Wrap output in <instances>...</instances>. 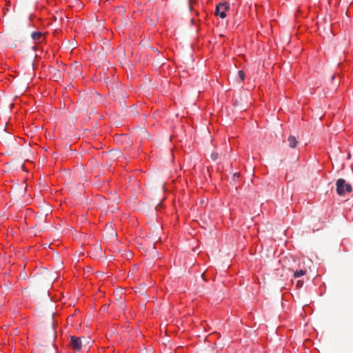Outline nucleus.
<instances>
[{
  "label": "nucleus",
  "instance_id": "nucleus-12",
  "mask_svg": "<svg viewBox=\"0 0 353 353\" xmlns=\"http://www.w3.org/2000/svg\"><path fill=\"white\" fill-rule=\"evenodd\" d=\"M297 285H302V283H301V281H299L298 283H297Z\"/></svg>",
  "mask_w": 353,
  "mask_h": 353
},
{
  "label": "nucleus",
  "instance_id": "nucleus-11",
  "mask_svg": "<svg viewBox=\"0 0 353 353\" xmlns=\"http://www.w3.org/2000/svg\"><path fill=\"white\" fill-rule=\"evenodd\" d=\"M239 173H235V174H234V178H235V177H239Z\"/></svg>",
  "mask_w": 353,
  "mask_h": 353
},
{
  "label": "nucleus",
  "instance_id": "nucleus-1",
  "mask_svg": "<svg viewBox=\"0 0 353 353\" xmlns=\"http://www.w3.org/2000/svg\"><path fill=\"white\" fill-rule=\"evenodd\" d=\"M336 192L339 196H343L345 193L352 192V188L350 184L346 182L343 179H339L336 182Z\"/></svg>",
  "mask_w": 353,
  "mask_h": 353
},
{
  "label": "nucleus",
  "instance_id": "nucleus-3",
  "mask_svg": "<svg viewBox=\"0 0 353 353\" xmlns=\"http://www.w3.org/2000/svg\"><path fill=\"white\" fill-rule=\"evenodd\" d=\"M70 345L73 350L80 351L82 347L81 338L71 336Z\"/></svg>",
  "mask_w": 353,
  "mask_h": 353
},
{
  "label": "nucleus",
  "instance_id": "nucleus-2",
  "mask_svg": "<svg viewBox=\"0 0 353 353\" xmlns=\"http://www.w3.org/2000/svg\"><path fill=\"white\" fill-rule=\"evenodd\" d=\"M229 9V6L227 3H221L216 7L215 14L219 16L221 19L226 17L225 12Z\"/></svg>",
  "mask_w": 353,
  "mask_h": 353
},
{
  "label": "nucleus",
  "instance_id": "nucleus-14",
  "mask_svg": "<svg viewBox=\"0 0 353 353\" xmlns=\"http://www.w3.org/2000/svg\"><path fill=\"white\" fill-rule=\"evenodd\" d=\"M190 3H192V0H189Z\"/></svg>",
  "mask_w": 353,
  "mask_h": 353
},
{
  "label": "nucleus",
  "instance_id": "nucleus-9",
  "mask_svg": "<svg viewBox=\"0 0 353 353\" xmlns=\"http://www.w3.org/2000/svg\"><path fill=\"white\" fill-rule=\"evenodd\" d=\"M73 69H75V70H76V69H77V66H76V65H75V66H72H72L70 67V71L72 72Z\"/></svg>",
  "mask_w": 353,
  "mask_h": 353
},
{
  "label": "nucleus",
  "instance_id": "nucleus-8",
  "mask_svg": "<svg viewBox=\"0 0 353 353\" xmlns=\"http://www.w3.org/2000/svg\"><path fill=\"white\" fill-rule=\"evenodd\" d=\"M219 157V154L218 153L216 152H213L211 154V158L214 160V161H216Z\"/></svg>",
  "mask_w": 353,
  "mask_h": 353
},
{
  "label": "nucleus",
  "instance_id": "nucleus-10",
  "mask_svg": "<svg viewBox=\"0 0 353 353\" xmlns=\"http://www.w3.org/2000/svg\"><path fill=\"white\" fill-rule=\"evenodd\" d=\"M79 74V71H78L77 72H74L72 74H73V76L75 77H77V74Z\"/></svg>",
  "mask_w": 353,
  "mask_h": 353
},
{
  "label": "nucleus",
  "instance_id": "nucleus-13",
  "mask_svg": "<svg viewBox=\"0 0 353 353\" xmlns=\"http://www.w3.org/2000/svg\"><path fill=\"white\" fill-rule=\"evenodd\" d=\"M334 79H335V76H334V75H333V76L332 77V81H334Z\"/></svg>",
  "mask_w": 353,
  "mask_h": 353
},
{
  "label": "nucleus",
  "instance_id": "nucleus-7",
  "mask_svg": "<svg viewBox=\"0 0 353 353\" xmlns=\"http://www.w3.org/2000/svg\"><path fill=\"white\" fill-rule=\"evenodd\" d=\"M238 77L241 81H243L245 78V74L243 70H239Z\"/></svg>",
  "mask_w": 353,
  "mask_h": 353
},
{
  "label": "nucleus",
  "instance_id": "nucleus-6",
  "mask_svg": "<svg viewBox=\"0 0 353 353\" xmlns=\"http://www.w3.org/2000/svg\"><path fill=\"white\" fill-rule=\"evenodd\" d=\"M306 273V270H300L299 271H296L294 273V276L295 278H298V277H300L301 276H303L305 275Z\"/></svg>",
  "mask_w": 353,
  "mask_h": 353
},
{
  "label": "nucleus",
  "instance_id": "nucleus-4",
  "mask_svg": "<svg viewBox=\"0 0 353 353\" xmlns=\"http://www.w3.org/2000/svg\"><path fill=\"white\" fill-rule=\"evenodd\" d=\"M31 37L34 41L39 42L42 39V33L40 32H33L31 34Z\"/></svg>",
  "mask_w": 353,
  "mask_h": 353
},
{
  "label": "nucleus",
  "instance_id": "nucleus-5",
  "mask_svg": "<svg viewBox=\"0 0 353 353\" xmlns=\"http://www.w3.org/2000/svg\"><path fill=\"white\" fill-rule=\"evenodd\" d=\"M288 142L289 146L292 148H295L298 143V141L294 136H290L288 137Z\"/></svg>",
  "mask_w": 353,
  "mask_h": 353
}]
</instances>
